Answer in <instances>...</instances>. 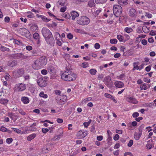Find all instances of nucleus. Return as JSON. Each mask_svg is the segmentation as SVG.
Returning a JSON list of instances; mask_svg holds the SVG:
<instances>
[{
	"label": "nucleus",
	"instance_id": "1",
	"mask_svg": "<svg viewBox=\"0 0 156 156\" xmlns=\"http://www.w3.org/2000/svg\"><path fill=\"white\" fill-rule=\"evenodd\" d=\"M61 78L64 81H70L75 80L76 76V74L72 72L66 70L62 74Z\"/></svg>",
	"mask_w": 156,
	"mask_h": 156
},
{
	"label": "nucleus",
	"instance_id": "2",
	"mask_svg": "<svg viewBox=\"0 0 156 156\" xmlns=\"http://www.w3.org/2000/svg\"><path fill=\"white\" fill-rule=\"evenodd\" d=\"M113 10L114 15L116 17H119L122 14V8L118 5H114Z\"/></svg>",
	"mask_w": 156,
	"mask_h": 156
},
{
	"label": "nucleus",
	"instance_id": "3",
	"mask_svg": "<svg viewBox=\"0 0 156 156\" xmlns=\"http://www.w3.org/2000/svg\"><path fill=\"white\" fill-rule=\"evenodd\" d=\"M89 23V19L86 16H81L77 20L78 23L81 25H88Z\"/></svg>",
	"mask_w": 156,
	"mask_h": 156
},
{
	"label": "nucleus",
	"instance_id": "4",
	"mask_svg": "<svg viewBox=\"0 0 156 156\" xmlns=\"http://www.w3.org/2000/svg\"><path fill=\"white\" fill-rule=\"evenodd\" d=\"M26 88V85L23 83H18L15 85L14 90L16 92L22 91Z\"/></svg>",
	"mask_w": 156,
	"mask_h": 156
},
{
	"label": "nucleus",
	"instance_id": "5",
	"mask_svg": "<svg viewBox=\"0 0 156 156\" xmlns=\"http://www.w3.org/2000/svg\"><path fill=\"white\" fill-rule=\"evenodd\" d=\"M67 99V96L65 95H61L56 98L57 102L60 105L63 104L66 101Z\"/></svg>",
	"mask_w": 156,
	"mask_h": 156
},
{
	"label": "nucleus",
	"instance_id": "6",
	"mask_svg": "<svg viewBox=\"0 0 156 156\" xmlns=\"http://www.w3.org/2000/svg\"><path fill=\"white\" fill-rule=\"evenodd\" d=\"M32 66L33 69H38L43 67L39 58L34 61Z\"/></svg>",
	"mask_w": 156,
	"mask_h": 156
},
{
	"label": "nucleus",
	"instance_id": "7",
	"mask_svg": "<svg viewBox=\"0 0 156 156\" xmlns=\"http://www.w3.org/2000/svg\"><path fill=\"white\" fill-rule=\"evenodd\" d=\"M20 32L21 35L25 36L27 38H29L30 35V34L29 31L27 29L23 28H21Z\"/></svg>",
	"mask_w": 156,
	"mask_h": 156
},
{
	"label": "nucleus",
	"instance_id": "8",
	"mask_svg": "<svg viewBox=\"0 0 156 156\" xmlns=\"http://www.w3.org/2000/svg\"><path fill=\"white\" fill-rule=\"evenodd\" d=\"M42 34L44 38L51 36L52 34L50 30L46 28H43L41 31Z\"/></svg>",
	"mask_w": 156,
	"mask_h": 156
},
{
	"label": "nucleus",
	"instance_id": "9",
	"mask_svg": "<svg viewBox=\"0 0 156 156\" xmlns=\"http://www.w3.org/2000/svg\"><path fill=\"white\" fill-rule=\"evenodd\" d=\"M104 83L109 87H111L112 86V81H111V78L109 76H105L103 80Z\"/></svg>",
	"mask_w": 156,
	"mask_h": 156
},
{
	"label": "nucleus",
	"instance_id": "10",
	"mask_svg": "<svg viewBox=\"0 0 156 156\" xmlns=\"http://www.w3.org/2000/svg\"><path fill=\"white\" fill-rule=\"evenodd\" d=\"M24 70L23 68L17 69L13 72V73L16 77H20L24 74Z\"/></svg>",
	"mask_w": 156,
	"mask_h": 156
},
{
	"label": "nucleus",
	"instance_id": "11",
	"mask_svg": "<svg viewBox=\"0 0 156 156\" xmlns=\"http://www.w3.org/2000/svg\"><path fill=\"white\" fill-rule=\"evenodd\" d=\"M87 135V131L84 130L79 131L76 134V136L79 139H82L85 137Z\"/></svg>",
	"mask_w": 156,
	"mask_h": 156
},
{
	"label": "nucleus",
	"instance_id": "12",
	"mask_svg": "<svg viewBox=\"0 0 156 156\" xmlns=\"http://www.w3.org/2000/svg\"><path fill=\"white\" fill-rule=\"evenodd\" d=\"M55 66L50 63L48 65L47 70L48 72L51 74L54 75L55 73Z\"/></svg>",
	"mask_w": 156,
	"mask_h": 156
},
{
	"label": "nucleus",
	"instance_id": "13",
	"mask_svg": "<svg viewBox=\"0 0 156 156\" xmlns=\"http://www.w3.org/2000/svg\"><path fill=\"white\" fill-rule=\"evenodd\" d=\"M37 83L38 85L41 87H44L46 86L47 84L46 81L42 78L38 79Z\"/></svg>",
	"mask_w": 156,
	"mask_h": 156
},
{
	"label": "nucleus",
	"instance_id": "14",
	"mask_svg": "<svg viewBox=\"0 0 156 156\" xmlns=\"http://www.w3.org/2000/svg\"><path fill=\"white\" fill-rule=\"evenodd\" d=\"M44 38L47 43L50 45H52L54 42L55 41L52 35L51 36H49Z\"/></svg>",
	"mask_w": 156,
	"mask_h": 156
},
{
	"label": "nucleus",
	"instance_id": "15",
	"mask_svg": "<svg viewBox=\"0 0 156 156\" xmlns=\"http://www.w3.org/2000/svg\"><path fill=\"white\" fill-rule=\"evenodd\" d=\"M126 100L127 102L130 103L136 104L138 103L137 101L135 98L131 97H126Z\"/></svg>",
	"mask_w": 156,
	"mask_h": 156
},
{
	"label": "nucleus",
	"instance_id": "16",
	"mask_svg": "<svg viewBox=\"0 0 156 156\" xmlns=\"http://www.w3.org/2000/svg\"><path fill=\"white\" fill-rule=\"evenodd\" d=\"M136 10L133 8H131L129 10V15L132 17L135 18L136 17Z\"/></svg>",
	"mask_w": 156,
	"mask_h": 156
},
{
	"label": "nucleus",
	"instance_id": "17",
	"mask_svg": "<svg viewBox=\"0 0 156 156\" xmlns=\"http://www.w3.org/2000/svg\"><path fill=\"white\" fill-rule=\"evenodd\" d=\"M39 58L43 66H45L47 62V59L46 57L45 56H42L40 58Z\"/></svg>",
	"mask_w": 156,
	"mask_h": 156
},
{
	"label": "nucleus",
	"instance_id": "18",
	"mask_svg": "<svg viewBox=\"0 0 156 156\" xmlns=\"http://www.w3.org/2000/svg\"><path fill=\"white\" fill-rule=\"evenodd\" d=\"M114 84L117 87L119 88L122 87L124 85V83L123 82L119 81H116L115 82Z\"/></svg>",
	"mask_w": 156,
	"mask_h": 156
},
{
	"label": "nucleus",
	"instance_id": "19",
	"mask_svg": "<svg viewBox=\"0 0 156 156\" xmlns=\"http://www.w3.org/2000/svg\"><path fill=\"white\" fill-rule=\"evenodd\" d=\"M51 145V144H49L45 147H44L42 149L43 151L45 153H48L49 151L51 150V148L49 147Z\"/></svg>",
	"mask_w": 156,
	"mask_h": 156
},
{
	"label": "nucleus",
	"instance_id": "20",
	"mask_svg": "<svg viewBox=\"0 0 156 156\" xmlns=\"http://www.w3.org/2000/svg\"><path fill=\"white\" fill-rule=\"evenodd\" d=\"M34 38L37 41V44H39L40 42V36L37 33H35L33 35Z\"/></svg>",
	"mask_w": 156,
	"mask_h": 156
},
{
	"label": "nucleus",
	"instance_id": "21",
	"mask_svg": "<svg viewBox=\"0 0 156 156\" xmlns=\"http://www.w3.org/2000/svg\"><path fill=\"white\" fill-rule=\"evenodd\" d=\"M71 15L72 16V19L73 20H74L76 18L79 16V13L75 11H72L71 13Z\"/></svg>",
	"mask_w": 156,
	"mask_h": 156
},
{
	"label": "nucleus",
	"instance_id": "22",
	"mask_svg": "<svg viewBox=\"0 0 156 156\" xmlns=\"http://www.w3.org/2000/svg\"><path fill=\"white\" fill-rule=\"evenodd\" d=\"M17 61L15 60L10 61L8 62L7 65L11 67H13L17 65Z\"/></svg>",
	"mask_w": 156,
	"mask_h": 156
},
{
	"label": "nucleus",
	"instance_id": "23",
	"mask_svg": "<svg viewBox=\"0 0 156 156\" xmlns=\"http://www.w3.org/2000/svg\"><path fill=\"white\" fill-rule=\"evenodd\" d=\"M104 96L107 98H110L115 103L117 102L116 101L114 97L112 96L111 95L108 93H105L104 94Z\"/></svg>",
	"mask_w": 156,
	"mask_h": 156
},
{
	"label": "nucleus",
	"instance_id": "24",
	"mask_svg": "<svg viewBox=\"0 0 156 156\" xmlns=\"http://www.w3.org/2000/svg\"><path fill=\"white\" fill-rule=\"evenodd\" d=\"M22 102L24 104H27L29 102V99L27 97H23L21 98Z\"/></svg>",
	"mask_w": 156,
	"mask_h": 156
},
{
	"label": "nucleus",
	"instance_id": "25",
	"mask_svg": "<svg viewBox=\"0 0 156 156\" xmlns=\"http://www.w3.org/2000/svg\"><path fill=\"white\" fill-rule=\"evenodd\" d=\"M37 16L38 17H41V19L42 20L46 22H48L50 20V19H48L45 16H42V15L39 16L37 14Z\"/></svg>",
	"mask_w": 156,
	"mask_h": 156
},
{
	"label": "nucleus",
	"instance_id": "26",
	"mask_svg": "<svg viewBox=\"0 0 156 156\" xmlns=\"http://www.w3.org/2000/svg\"><path fill=\"white\" fill-rule=\"evenodd\" d=\"M88 5L90 8L95 6L94 0H90L88 3Z\"/></svg>",
	"mask_w": 156,
	"mask_h": 156
},
{
	"label": "nucleus",
	"instance_id": "27",
	"mask_svg": "<svg viewBox=\"0 0 156 156\" xmlns=\"http://www.w3.org/2000/svg\"><path fill=\"white\" fill-rule=\"evenodd\" d=\"M140 133H135L134 134V138L136 140H138L139 139L140 137L142 135Z\"/></svg>",
	"mask_w": 156,
	"mask_h": 156
},
{
	"label": "nucleus",
	"instance_id": "28",
	"mask_svg": "<svg viewBox=\"0 0 156 156\" xmlns=\"http://www.w3.org/2000/svg\"><path fill=\"white\" fill-rule=\"evenodd\" d=\"M7 115L13 120H14V118L17 117V115H15L14 113L10 112L8 113Z\"/></svg>",
	"mask_w": 156,
	"mask_h": 156
},
{
	"label": "nucleus",
	"instance_id": "29",
	"mask_svg": "<svg viewBox=\"0 0 156 156\" xmlns=\"http://www.w3.org/2000/svg\"><path fill=\"white\" fill-rule=\"evenodd\" d=\"M118 3L121 5H123L127 4V0H118Z\"/></svg>",
	"mask_w": 156,
	"mask_h": 156
},
{
	"label": "nucleus",
	"instance_id": "30",
	"mask_svg": "<svg viewBox=\"0 0 156 156\" xmlns=\"http://www.w3.org/2000/svg\"><path fill=\"white\" fill-rule=\"evenodd\" d=\"M30 29L31 31H35L38 30V27L36 24H34L31 26Z\"/></svg>",
	"mask_w": 156,
	"mask_h": 156
},
{
	"label": "nucleus",
	"instance_id": "31",
	"mask_svg": "<svg viewBox=\"0 0 156 156\" xmlns=\"http://www.w3.org/2000/svg\"><path fill=\"white\" fill-rule=\"evenodd\" d=\"M55 37L56 40H62L60 34L58 32L55 33Z\"/></svg>",
	"mask_w": 156,
	"mask_h": 156
},
{
	"label": "nucleus",
	"instance_id": "32",
	"mask_svg": "<svg viewBox=\"0 0 156 156\" xmlns=\"http://www.w3.org/2000/svg\"><path fill=\"white\" fill-rule=\"evenodd\" d=\"M36 136L35 133H33L29 136L27 137V140L28 141H30L34 139Z\"/></svg>",
	"mask_w": 156,
	"mask_h": 156
},
{
	"label": "nucleus",
	"instance_id": "33",
	"mask_svg": "<svg viewBox=\"0 0 156 156\" xmlns=\"http://www.w3.org/2000/svg\"><path fill=\"white\" fill-rule=\"evenodd\" d=\"M22 53H16L12 55V56L14 57L15 58L19 59L22 58Z\"/></svg>",
	"mask_w": 156,
	"mask_h": 156
},
{
	"label": "nucleus",
	"instance_id": "34",
	"mask_svg": "<svg viewBox=\"0 0 156 156\" xmlns=\"http://www.w3.org/2000/svg\"><path fill=\"white\" fill-rule=\"evenodd\" d=\"M149 87H147L146 83H144L141 85L140 86V88L141 90H145Z\"/></svg>",
	"mask_w": 156,
	"mask_h": 156
},
{
	"label": "nucleus",
	"instance_id": "35",
	"mask_svg": "<svg viewBox=\"0 0 156 156\" xmlns=\"http://www.w3.org/2000/svg\"><path fill=\"white\" fill-rule=\"evenodd\" d=\"M138 62H135L133 63V70H135L136 69L139 70V66H138Z\"/></svg>",
	"mask_w": 156,
	"mask_h": 156
},
{
	"label": "nucleus",
	"instance_id": "36",
	"mask_svg": "<svg viewBox=\"0 0 156 156\" xmlns=\"http://www.w3.org/2000/svg\"><path fill=\"white\" fill-rule=\"evenodd\" d=\"M133 31V29L131 27H126L124 29V31L128 34H129Z\"/></svg>",
	"mask_w": 156,
	"mask_h": 156
},
{
	"label": "nucleus",
	"instance_id": "37",
	"mask_svg": "<svg viewBox=\"0 0 156 156\" xmlns=\"http://www.w3.org/2000/svg\"><path fill=\"white\" fill-rule=\"evenodd\" d=\"M0 49L1 51L3 52L5 51H10L9 48L2 46H1Z\"/></svg>",
	"mask_w": 156,
	"mask_h": 156
},
{
	"label": "nucleus",
	"instance_id": "38",
	"mask_svg": "<svg viewBox=\"0 0 156 156\" xmlns=\"http://www.w3.org/2000/svg\"><path fill=\"white\" fill-rule=\"evenodd\" d=\"M8 101V100L6 99H0V103L4 105L7 104Z\"/></svg>",
	"mask_w": 156,
	"mask_h": 156
},
{
	"label": "nucleus",
	"instance_id": "39",
	"mask_svg": "<svg viewBox=\"0 0 156 156\" xmlns=\"http://www.w3.org/2000/svg\"><path fill=\"white\" fill-rule=\"evenodd\" d=\"M107 0H95V1L97 4H104L105 3Z\"/></svg>",
	"mask_w": 156,
	"mask_h": 156
},
{
	"label": "nucleus",
	"instance_id": "40",
	"mask_svg": "<svg viewBox=\"0 0 156 156\" xmlns=\"http://www.w3.org/2000/svg\"><path fill=\"white\" fill-rule=\"evenodd\" d=\"M62 16L63 17L67 19H69L70 17V16L69 14L68 13H67L66 12L62 14Z\"/></svg>",
	"mask_w": 156,
	"mask_h": 156
},
{
	"label": "nucleus",
	"instance_id": "41",
	"mask_svg": "<svg viewBox=\"0 0 156 156\" xmlns=\"http://www.w3.org/2000/svg\"><path fill=\"white\" fill-rule=\"evenodd\" d=\"M39 96L44 98H46L48 97V95L47 94H44L43 92H41L39 94Z\"/></svg>",
	"mask_w": 156,
	"mask_h": 156
},
{
	"label": "nucleus",
	"instance_id": "42",
	"mask_svg": "<svg viewBox=\"0 0 156 156\" xmlns=\"http://www.w3.org/2000/svg\"><path fill=\"white\" fill-rule=\"evenodd\" d=\"M62 137V136L58 134L57 136H55L52 139L53 141L58 140Z\"/></svg>",
	"mask_w": 156,
	"mask_h": 156
},
{
	"label": "nucleus",
	"instance_id": "43",
	"mask_svg": "<svg viewBox=\"0 0 156 156\" xmlns=\"http://www.w3.org/2000/svg\"><path fill=\"white\" fill-rule=\"evenodd\" d=\"M144 125H142L139 128V132L138 133L142 134V130L144 128Z\"/></svg>",
	"mask_w": 156,
	"mask_h": 156
},
{
	"label": "nucleus",
	"instance_id": "44",
	"mask_svg": "<svg viewBox=\"0 0 156 156\" xmlns=\"http://www.w3.org/2000/svg\"><path fill=\"white\" fill-rule=\"evenodd\" d=\"M96 70L95 69H91L89 70L90 73L92 75H95L96 74Z\"/></svg>",
	"mask_w": 156,
	"mask_h": 156
},
{
	"label": "nucleus",
	"instance_id": "45",
	"mask_svg": "<svg viewBox=\"0 0 156 156\" xmlns=\"http://www.w3.org/2000/svg\"><path fill=\"white\" fill-rule=\"evenodd\" d=\"M27 17L30 18H33L34 17V14L31 12H27Z\"/></svg>",
	"mask_w": 156,
	"mask_h": 156
},
{
	"label": "nucleus",
	"instance_id": "46",
	"mask_svg": "<svg viewBox=\"0 0 156 156\" xmlns=\"http://www.w3.org/2000/svg\"><path fill=\"white\" fill-rule=\"evenodd\" d=\"M92 99V98L91 97H89L88 98H87L84 99L83 101V103H86L87 102L89 101H90Z\"/></svg>",
	"mask_w": 156,
	"mask_h": 156
},
{
	"label": "nucleus",
	"instance_id": "47",
	"mask_svg": "<svg viewBox=\"0 0 156 156\" xmlns=\"http://www.w3.org/2000/svg\"><path fill=\"white\" fill-rule=\"evenodd\" d=\"M11 129H12L14 131L16 132L17 133L20 134L22 132L19 129L14 128H12Z\"/></svg>",
	"mask_w": 156,
	"mask_h": 156
},
{
	"label": "nucleus",
	"instance_id": "48",
	"mask_svg": "<svg viewBox=\"0 0 156 156\" xmlns=\"http://www.w3.org/2000/svg\"><path fill=\"white\" fill-rule=\"evenodd\" d=\"M125 75L124 74H122L120 76H119L118 78L120 80H123L125 79Z\"/></svg>",
	"mask_w": 156,
	"mask_h": 156
},
{
	"label": "nucleus",
	"instance_id": "49",
	"mask_svg": "<svg viewBox=\"0 0 156 156\" xmlns=\"http://www.w3.org/2000/svg\"><path fill=\"white\" fill-rule=\"evenodd\" d=\"M117 39L120 42H122L123 41V37L122 35L119 34L117 35Z\"/></svg>",
	"mask_w": 156,
	"mask_h": 156
},
{
	"label": "nucleus",
	"instance_id": "50",
	"mask_svg": "<svg viewBox=\"0 0 156 156\" xmlns=\"http://www.w3.org/2000/svg\"><path fill=\"white\" fill-rule=\"evenodd\" d=\"M91 122V120H90L88 122H84L83 124L84 126L85 127H87L88 126H89V125L90 123Z\"/></svg>",
	"mask_w": 156,
	"mask_h": 156
},
{
	"label": "nucleus",
	"instance_id": "51",
	"mask_svg": "<svg viewBox=\"0 0 156 156\" xmlns=\"http://www.w3.org/2000/svg\"><path fill=\"white\" fill-rule=\"evenodd\" d=\"M58 132L59 133L58 134L59 135H60L61 136H63V130L62 129H58Z\"/></svg>",
	"mask_w": 156,
	"mask_h": 156
},
{
	"label": "nucleus",
	"instance_id": "52",
	"mask_svg": "<svg viewBox=\"0 0 156 156\" xmlns=\"http://www.w3.org/2000/svg\"><path fill=\"white\" fill-rule=\"evenodd\" d=\"M110 41L111 44H115L117 43V40L116 39H111Z\"/></svg>",
	"mask_w": 156,
	"mask_h": 156
},
{
	"label": "nucleus",
	"instance_id": "53",
	"mask_svg": "<svg viewBox=\"0 0 156 156\" xmlns=\"http://www.w3.org/2000/svg\"><path fill=\"white\" fill-rule=\"evenodd\" d=\"M154 104L153 103H150L149 104H147L145 105V106L147 107H149L151 108L152 107L154 106Z\"/></svg>",
	"mask_w": 156,
	"mask_h": 156
},
{
	"label": "nucleus",
	"instance_id": "54",
	"mask_svg": "<svg viewBox=\"0 0 156 156\" xmlns=\"http://www.w3.org/2000/svg\"><path fill=\"white\" fill-rule=\"evenodd\" d=\"M23 77L24 78L25 80L26 81L29 80L30 78V76L28 74L24 75L23 76Z\"/></svg>",
	"mask_w": 156,
	"mask_h": 156
},
{
	"label": "nucleus",
	"instance_id": "55",
	"mask_svg": "<svg viewBox=\"0 0 156 156\" xmlns=\"http://www.w3.org/2000/svg\"><path fill=\"white\" fill-rule=\"evenodd\" d=\"M12 139L11 138H7L6 140V143L8 144H10L12 141Z\"/></svg>",
	"mask_w": 156,
	"mask_h": 156
},
{
	"label": "nucleus",
	"instance_id": "56",
	"mask_svg": "<svg viewBox=\"0 0 156 156\" xmlns=\"http://www.w3.org/2000/svg\"><path fill=\"white\" fill-rule=\"evenodd\" d=\"M66 0H61V2H60V5L62 6H64L66 5L65 3Z\"/></svg>",
	"mask_w": 156,
	"mask_h": 156
},
{
	"label": "nucleus",
	"instance_id": "57",
	"mask_svg": "<svg viewBox=\"0 0 156 156\" xmlns=\"http://www.w3.org/2000/svg\"><path fill=\"white\" fill-rule=\"evenodd\" d=\"M6 128L4 126H2L0 128V130L3 132H6Z\"/></svg>",
	"mask_w": 156,
	"mask_h": 156
},
{
	"label": "nucleus",
	"instance_id": "58",
	"mask_svg": "<svg viewBox=\"0 0 156 156\" xmlns=\"http://www.w3.org/2000/svg\"><path fill=\"white\" fill-rule=\"evenodd\" d=\"M133 144V140H130L127 144V146L130 147L132 146Z\"/></svg>",
	"mask_w": 156,
	"mask_h": 156
},
{
	"label": "nucleus",
	"instance_id": "59",
	"mask_svg": "<svg viewBox=\"0 0 156 156\" xmlns=\"http://www.w3.org/2000/svg\"><path fill=\"white\" fill-rule=\"evenodd\" d=\"M139 115V114L137 112H135L132 114V116L133 118H136Z\"/></svg>",
	"mask_w": 156,
	"mask_h": 156
},
{
	"label": "nucleus",
	"instance_id": "60",
	"mask_svg": "<svg viewBox=\"0 0 156 156\" xmlns=\"http://www.w3.org/2000/svg\"><path fill=\"white\" fill-rule=\"evenodd\" d=\"M119 136L118 134H115L113 137V139L115 140H118L119 139Z\"/></svg>",
	"mask_w": 156,
	"mask_h": 156
},
{
	"label": "nucleus",
	"instance_id": "61",
	"mask_svg": "<svg viewBox=\"0 0 156 156\" xmlns=\"http://www.w3.org/2000/svg\"><path fill=\"white\" fill-rule=\"evenodd\" d=\"M55 93L56 94L58 95V96L61 95V91L59 90H55Z\"/></svg>",
	"mask_w": 156,
	"mask_h": 156
},
{
	"label": "nucleus",
	"instance_id": "62",
	"mask_svg": "<svg viewBox=\"0 0 156 156\" xmlns=\"http://www.w3.org/2000/svg\"><path fill=\"white\" fill-rule=\"evenodd\" d=\"M41 73L43 75H45L47 74L48 72L46 70L44 69L41 71Z\"/></svg>",
	"mask_w": 156,
	"mask_h": 156
},
{
	"label": "nucleus",
	"instance_id": "63",
	"mask_svg": "<svg viewBox=\"0 0 156 156\" xmlns=\"http://www.w3.org/2000/svg\"><path fill=\"white\" fill-rule=\"evenodd\" d=\"M141 43L143 45H145L147 44V41L145 39H143L141 41Z\"/></svg>",
	"mask_w": 156,
	"mask_h": 156
},
{
	"label": "nucleus",
	"instance_id": "64",
	"mask_svg": "<svg viewBox=\"0 0 156 156\" xmlns=\"http://www.w3.org/2000/svg\"><path fill=\"white\" fill-rule=\"evenodd\" d=\"M75 32L76 33H83V31L82 30L79 29H76L74 30Z\"/></svg>",
	"mask_w": 156,
	"mask_h": 156
}]
</instances>
